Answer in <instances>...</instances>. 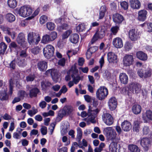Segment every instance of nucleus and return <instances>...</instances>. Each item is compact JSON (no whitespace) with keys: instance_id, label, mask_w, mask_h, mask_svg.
<instances>
[{"instance_id":"f257e3e1","label":"nucleus","mask_w":152,"mask_h":152,"mask_svg":"<svg viewBox=\"0 0 152 152\" xmlns=\"http://www.w3.org/2000/svg\"><path fill=\"white\" fill-rule=\"evenodd\" d=\"M104 132L107 137L112 141L110 148L111 152H117V143L120 138L117 136V134L112 127H108L104 129Z\"/></svg>"},{"instance_id":"f03ea898","label":"nucleus","mask_w":152,"mask_h":152,"mask_svg":"<svg viewBox=\"0 0 152 152\" xmlns=\"http://www.w3.org/2000/svg\"><path fill=\"white\" fill-rule=\"evenodd\" d=\"M99 111L100 110L98 108H96L95 110H93L91 106L89 105L88 106V113L85 111H83L81 112L80 116L82 118H84L88 115V121L94 124L96 123L95 119Z\"/></svg>"},{"instance_id":"7ed1b4c3","label":"nucleus","mask_w":152,"mask_h":152,"mask_svg":"<svg viewBox=\"0 0 152 152\" xmlns=\"http://www.w3.org/2000/svg\"><path fill=\"white\" fill-rule=\"evenodd\" d=\"M74 110L73 107L70 105H65L61 110H59L58 116L62 118L64 116H68L72 114Z\"/></svg>"},{"instance_id":"20e7f679","label":"nucleus","mask_w":152,"mask_h":152,"mask_svg":"<svg viewBox=\"0 0 152 152\" xmlns=\"http://www.w3.org/2000/svg\"><path fill=\"white\" fill-rule=\"evenodd\" d=\"M108 94V89L104 86H101L97 90L96 96L97 98L100 100H103Z\"/></svg>"},{"instance_id":"39448f33","label":"nucleus","mask_w":152,"mask_h":152,"mask_svg":"<svg viewBox=\"0 0 152 152\" xmlns=\"http://www.w3.org/2000/svg\"><path fill=\"white\" fill-rule=\"evenodd\" d=\"M40 40L39 35L33 32H29L28 34L27 40L28 43L31 45L33 43L37 45Z\"/></svg>"},{"instance_id":"423d86ee","label":"nucleus","mask_w":152,"mask_h":152,"mask_svg":"<svg viewBox=\"0 0 152 152\" xmlns=\"http://www.w3.org/2000/svg\"><path fill=\"white\" fill-rule=\"evenodd\" d=\"M105 35V30L104 29L101 28L99 31V29L96 30V32L93 37L91 41V44H94L98 39H102Z\"/></svg>"},{"instance_id":"0eeeda50","label":"nucleus","mask_w":152,"mask_h":152,"mask_svg":"<svg viewBox=\"0 0 152 152\" xmlns=\"http://www.w3.org/2000/svg\"><path fill=\"white\" fill-rule=\"evenodd\" d=\"M54 52V48L51 45H47L43 50L44 55L47 59H49L53 56Z\"/></svg>"},{"instance_id":"6e6552de","label":"nucleus","mask_w":152,"mask_h":152,"mask_svg":"<svg viewBox=\"0 0 152 152\" xmlns=\"http://www.w3.org/2000/svg\"><path fill=\"white\" fill-rule=\"evenodd\" d=\"M152 141L149 138L143 137L141 138L140 144L145 151H147L151 146Z\"/></svg>"},{"instance_id":"1a4fd4ad","label":"nucleus","mask_w":152,"mask_h":152,"mask_svg":"<svg viewBox=\"0 0 152 152\" xmlns=\"http://www.w3.org/2000/svg\"><path fill=\"white\" fill-rule=\"evenodd\" d=\"M134 61V58L132 55L126 54L123 58V64L125 66H129L133 64Z\"/></svg>"},{"instance_id":"9d476101","label":"nucleus","mask_w":152,"mask_h":152,"mask_svg":"<svg viewBox=\"0 0 152 152\" xmlns=\"http://www.w3.org/2000/svg\"><path fill=\"white\" fill-rule=\"evenodd\" d=\"M102 118L104 122L108 126L112 125L113 123V118L112 115L109 113L103 114Z\"/></svg>"},{"instance_id":"9b49d317","label":"nucleus","mask_w":152,"mask_h":152,"mask_svg":"<svg viewBox=\"0 0 152 152\" xmlns=\"http://www.w3.org/2000/svg\"><path fill=\"white\" fill-rule=\"evenodd\" d=\"M113 20L115 24L117 25L121 24L122 22L125 20V18L121 14L116 13L113 16Z\"/></svg>"},{"instance_id":"f8f14e48","label":"nucleus","mask_w":152,"mask_h":152,"mask_svg":"<svg viewBox=\"0 0 152 152\" xmlns=\"http://www.w3.org/2000/svg\"><path fill=\"white\" fill-rule=\"evenodd\" d=\"M129 36L130 40L132 41L137 40L140 37L137 31L134 28H132L129 32Z\"/></svg>"},{"instance_id":"ddd939ff","label":"nucleus","mask_w":152,"mask_h":152,"mask_svg":"<svg viewBox=\"0 0 152 152\" xmlns=\"http://www.w3.org/2000/svg\"><path fill=\"white\" fill-rule=\"evenodd\" d=\"M108 104L110 110L111 111L114 110L117 107V100L114 97H111L109 99Z\"/></svg>"},{"instance_id":"4468645a","label":"nucleus","mask_w":152,"mask_h":152,"mask_svg":"<svg viewBox=\"0 0 152 152\" xmlns=\"http://www.w3.org/2000/svg\"><path fill=\"white\" fill-rule=\"evenodd\" d=\"M130 91L133 94H137L141 90V86L138 83H132L129 84Z\"/></svg>"},{"instance_id":"2eb2a0df","label":"nucleus","mask_w":152,"mask_h":152,"mask_svg":"<svg viewBox=\"0 0 152 152\" xmlns=\"http://www.w3.org/2000/svg\"><path fill=\"white\" fill-rule=\"evenodd\" d=\"M148 12L145 9L142 10L138 12L137 19L140 21L144 22L147 18Z\"/></svg>"},{"instance_id":"dca6fc26","label":"nucleus","mask_w":152,"mask_h":152,"mask_svg":"<svg viewBox=\"0 0 152 152\" xmlns=\"http://www.w3.org/2000/svg\"><path fill=\"white\" fill-rule=\"evenodd\" d=\"M117 56L114 53L110 52L107 54V60L110 63H117Z\"/></svg>"},{"instance_id":"f3484780","label":"nucleus","mask_w":152,"mask_h":152,"mask_svg":"<svg viewBox=\"0 0 152 152\" xmlns=\"http://www.w3.org/2000/svg\"><path fill=\"white\" fill-rule=\"evenodd\" d=\"M112 43L113 46L117 48H121L123 46L122 40L119 37H116L113 39Z\"/></svg>"},{"instance_id":"a211bd4d","label":"nucleus","mask_w":152,"mask_h":152,"mask_svg":"<svg viewBox=\"0 0 152 152\" xmlns=\"http://www.w3.org/2000/svg\"><path fill=\"white\" fill-rule=\"evenodd\" d=\"M121 128L125 132L129 131L132 128L131 123L127 120L124 121L121 124Z\"/></svg>"},{"instance_id":"6ab92c4d","label":"nucleus","mask_w":152,"mask_h":152,"mask_svg":"<svg viewBox=\"0 0 152 152\" xmlns=\"http://www.w3.org/2000/svg\"><path fill=\"white\" fill-rule=\"evenodd\" d=\"M37 66L40 71L44 72L46 71L48 68V63L44 61H40L38 63Z\"/></svg>"},{"instance_id":"aec40b11","label":"nucleus","mask_w":152,"mask_h":152,"mask_svg":"<svg viewBox=\"0 0 152 152\" xmlns=\"http://www.w3.org/2000/svg\"><path fill=\"white\" fill-rule=\"evenodd\" d=\"M26 6H24L21 7L20 9L18 8H16L15 11L16 13L18 14L19 15L25 18L26 15L27 14L26 13Z\"/></svg>"},{"instance_id":"412c9836","label":"nucleus","mask_w":152,"mask_h":152,"mask_svg":"<svg viewBox=\"0 0 152 152\" xmlns=\"http://www.w3.org/2000/svg\"><path fill=\"white\" fill-rule=\"evenodd\" d=\"M136 55L137 58L143 61H146L148 58L147 55L141 51L137 52Z\"/></svg>"},{"instance_id":"4be33fe9","label":"nucleus","mask_w":152,"mask_h":152,"mask_svg":"<svg viewBox=\"0 0 152 152\" xmlns=\"http://www.w3.org/2000/svg\"><path fill=\"white\" fill-rule=\"evenodd\" d=\"M51 86L52 84L48 80H43L41 82L42 89L44 91L48 89Z\"/></svg>"},{"instance_id":"5701e85b","label":"nucleus","mask_w":152,"mask_h":152,"mask_svg":"<svg viewBox=\"0 0 152 152\" xmlns=\"http://www.w3.org/2000/svg\"><path fill=\"white\" fill-rule=\"evenodd\" d=\"M130 3L131 7L134 9H138L141 7V3L139 0H131Z\"/></svg>"},{"instance_id":"b1692460","label":"nucleus","mask_w":152,"mask_h":152,"mask_svg":"<svg viewBox=\"0 0 152 152\" xmlns=\"http://www.w3.org/2000/svg\"><path fill=\"white\" fill-rule=\"evenodd\" d=\"M9 96L7 94V90L0 91V99L1 101H6L8 100Z\"/></svg>"},{"instance_id":"393cba45","label":"nucleus","mask_w":152,"mask_h":152,"mask_svg":"<svg viewBox=\"0 0 152 152\" xmlns=\"http://www.w3.org/2000/svg\"><path fill=\"white\" fill-rule=\"evenodd\" d=\"M51 76L53 80L56 83L58 81V80L60 77V75L58 72L54 69L52 70V72H51Z\"/></svg>"},{"instance_id":"a878e982","label":"nucleus","mask_w":152,"mask_h":152,"mask_svg":"<svg viewBox=\"0 0 152 152\" xmlns=\"http://www.w3.org/2000/svg\"><path fill=\"white\" fill-rule=\"evenodd\" d=\"M40 92L39 90L37 87L32 88L30 91L29 94V97L32 98L36 97L37 94Z\"/></svg>"},{"instance_id":"bb28decb","label":"nucleus","mask_w":152,"mask_h":152,"mask_svg":"<svg viewBox=\"0 0 152 152\" xmlns=\"http://www.w3.org/2000/svg\"><path fill=\"white\" fill-rule=\"evenodd\" d=\"M141 110V107L139 104H134L132 107V111L134 114L137 115L140 113Z\"/></svg>"},{"instance_id":"cd10ccee","label":"nucleus","mask_w":152,"mask_h":152,"mask_svg":"<svg viewBox=\"0 0 152 152\" xmlns=\"http://www.w3.org/2000/svg\"><path fill=\"white\" fill-rule=\"evenodd\" d=\"M79 37L77 34H73L70 35L69 40L72 43L76 44L79 41Z\"/></svg>"},{"instance_id":"c85d7f7f","label":"nucleus","mask_w":152,"mask_h":152,"mask_svg":"<svg viewBox=\"0 0 152 152\" xmlns=\"http://www.w3.org/2000/svg\"><path fill=\"white\" fill-rule=\"evenodd\" d=\"M119 79L121 83L124 84H126L128 83V78L126 73H121L119 75Z\"/></svg>"},{"instance_id":"c756f323","label":"nucleus","mask_w":152,"mask_h":152,"mask_svg":"<svg viewBox=\"0 0 152 152\" xmlns=\"http://www.w3.org/2000/svg\"><path fill=\"white\" fill-rule=\"evenodd\" d=\"M25 37L24 34L20 33L18 35L17 38V41L18 43L22 45L25 42Z\"/></svg>"},{"instance_id":"7c9ffc66","label":"nucleus","mask_w":152,"mask_h":152,"mask_svg":"<svg viewBox=\"0 0 152 152\" xmlns=\"http://www.w3.org/2000/svg\"><path fill=\"white\" fill-rule=\"evenodd\" d=\"M128 149L131 152H140V149L136 145L129 144L128 146Z\"/></svg>"},{"instance_id":"2f4dec72","label":"nucleus","mask_w":152,"mask_h":152,"mask_svg":"<svg viewBox=\"0 0 152 152\" xmlns=\"http://www.w3.org/2000/svg\"><path fill=\"white\" fill-rule=\"evenodd\" d=\"M106 7L105 5L102 6L99 11V19H102L104 17L105 12L106 11Z\"/></svg>"},{"instance_id":"473e14b6","label":"nucleus","mask_w":152,"mask_h":152,"mask_svg":"<svg viewBox=\"0 0 152 152\" xmlns=\"http://www.w3.org/2000/svg\"><path fill=\"white\" fill-rule=\"evenodd\" d=\"M119 30V27L117 25L112 26L110 30L111 32L110 36H112V35H116Z\"/></svg>"},{"instance_id":"72a5a7b5","label":"nucleus","mask_w":152,"mask_h":152,"mask_svg":"<svg viewBox=\"0 0 152 152\" xmlns=\"http://www.w3.org/2000/svg\"><path fill=\"white\" fill-rule=\"evenodd\" d=\"M6 18L7 20L9 22L11 23L15 20V16L11 13H8L6 15Z\"/></svg>"},{"instance_id":"f704fd0d","label":"nucleus","mask_w":152,"mask_h":152,"mask_svg":"<svg viewBox=\"0 0 152 152\" xmlns=\"http://www.w3.org/2000/svg\"><path fill=\"white\" fill-rule=\"evenodd\" d=\"M7 4L10 8L14 9L17 6V2L16 0H8Z\"/></svg>"},{"instance_id":"c9c22d12","label":"nucleus","mask_w":152,"mask_h":152,"mask_svg":"<svg viewBox=\"0 0 152 152\" xmlns=\"http://www.w3.org/2000/svg\"><path fill=\"white\" fill-rule=\"evenodd\" d=\"M140 125L139 122L138 121H135L134 122L133 130L134 132H138L139 131Z\"/></svg>"},{"instance_id":"e433bc0d","label":"nucleus","mask_w":152,"mask_h":152,"mask_svg":"<svg viewBox=\"0 0 152 152\" xmlns=\"http://www.w3.org/2000/svg\"><path fill=\"white\" fill-rule=\"evenodd\" d=\"M51 41L48 34H46L42 38L41 42L44 44H47Z\"/></svg>"},{"instance_id":"4c0bfd02","label":"nucleus","mask_w":152,"mask_h":152,"mask_svg":"<svg viewBox=\"0 0 152 152\" xmlns=\"http://www.w3.org/2000/svg\"><path fill=\"white\" fill-rule=\"evenodd\" d=\"M7 45L4 42L0 43V54H3L7 48Z\"/></svg>"},{"instance_id":"58836bf2","label":"nucleus","mask_w":152,"mask_h":152,"mask_svg":"<svg viewBox=\"0 0 152 152\" xmlns=\"http://www.w3.org/2000/svg\"><path fill=\"white\" fill-rule=\"evenodd\" d=\"M46 26L48 29L50 31L53 30L55 27V24L51 22L47 23Z\"/></svg>"},{"instance_id":"ea45409f","label":"nucleus","mask_w":152,"mask_h":152,"mask_svg":"<svg viewBox=\"0 0 152 152\" xmlns=\"http://www.w3.org/2000/svg\"><path fill=\"white\" fill-rule=\"evenodd\" d=\"M77 137L78 139V142H80L82 137V131L81 129L79 127L77 128Z\"/></svg>"},{"instance_id":"a19ab883","label":"nucleus","mask_w":152,"mask_h":152,"mask_svg":"<svg viewBox=\"0 0 152 152\" xmlns=\"http://www.w3.org/2000/svg\"><path fill=\"white\" fill-rule=\"evenodd\" d=\"M122 92L123 94L129 96L130 94L131 93L130 91V88H129V85L128 86H126L124 87L122 89Z\"/></svg>"},{"instance_id":"79ce46f5","label":"nucleus","mask_w":152,"mask_h":152,"mask_svg":"<svg viewBox=\"0 0 152 152\" xmlns=\"http://www.w3.org/2000/svg\"><path fill=\"white\" fill-rule=\"evenodd\" d=\"M69 26L67 24L64 23L61 25L59 26L58 28V30L60 31H62L64 30H66L68 29Z\"/></svg>"},{"instance_id":"37998d69","label":"nucleus","mask_w":152,"mask_h":152,"mask_svg":"<svg viewBox=\"0 0 152 152\" xmlns=\"http://www.w3.org/2000/svg\"><path fill=\"white\" fill-rule=\"evenodd\" d=\"M142 131L143 135L148 134L150 132L149 127L147 126H144L142 128Z\"/></svg>"},{"instance_id":"c03bdc74","label":"nucleus","mask_w":152,"mask_h":152,"mask_svg":"<svg viewBox=\"0 0 152 152\" xmlns=\"http://www.w3.org/2000/svg\"><path fill=\"white\" fill-rule=\"evenodd\" d=\"M9 93L10 95H12L13 93L14 83L12 79H10L9 80Z\"/></svg>"},{"instance_id":"a18cd8bd","label":"nucleus","mask_w":152,"mask_h":152,"mask_svg":"<svg viewBox=\"0 0 152 152\" xmlns=\"http://www.w3.org/2000/svg\"><path fill=\"white\" fill-rule=\"evenodd\" d=\"M50 37V39L51 41L54 40L57 37V33L55 31H53L48 34Z\"/></svg>"},{"instance_id":"49530a36","label":"nucleus","mask_w":152,"mask_h":152,"mask_svg":"<svg viewBox=\"0 0 152 152\" xmlns=\"http://www.w3.org/2000/svg\"><path fill=\"white\" fill-rule=\"evenodd\" d=\"M72 33V31L71 30H68L65 31L62 35L63 39L67 38Z\"/></svg>"},{"instance_id":"de8ad7c7","label":"nucleus","mask_w":152,"mask_h":152,"mask_svg":"<svg viewBox=\"0 0 152 152\" xmlns=\"http://www.w3.org/2000/svg\"><path fill=\"white\" fill-rule=\"evenodd\" d=\"M152 73V70L150 69H148L144 74V78L150 77Z\"/></svg>"},{"instance_id":"09e8293b","label":"nucleus","mask_w":152,"mask_h":152,"mask_svg":"<svg viewBox=\"0 0 152 152\" xmlns=\"http://www.w3.org/2000/svg\"><path fill=\"white\" fill-rule=\"evenodd\" d=\"M48 17L45 15H42L39 19V22L41 24H44L48 20Z\"/></svg>"},{"instance_id":"8fccbe9b","label":"nucleus","mask_w":152,"mask_h":152,"mask_svg":"<svg viewBox=\"0 0 152 152\" xmlns=\"http://www.w3.org/2000/svg\"><path fill=\"white\" fill-rule=\"evenodd\" d=\"M73 75L74 77H76L77 76H79L78 75V70L77 69L76 65H74V69L73 70H72L71 72V76L72 77V75Z\"/></svg>"},{"instance_id":"3c124183","label":"nucleus","mask_w":152,"mask_h":152,"mask_svg":"<svg viewBox=\"0 0 152 152\" xmlns=\"http://www.w3.org/2000/svg\"><path fill=\"white\" fill-rule=\"evenodd\" d=\"M16 63L17 61L15 59L13 60L10 62L8 67L13 70L15 69Z\"/></svg>"},{"instance_id":"603ef678","label":"nucleus","mask_w":152,"mask_h":152,"mask_svg":"<svg viewBox=\"0 0 152 152\" xmlns=\"http://www.w3.org/2000/svg\"><path fill=\"white\" fill-rule=\"evenodd\" d=\"M124 48L126 50H129L132 48V43L129 42H126Z\"/></svg>"},{"instance_id":"864d4df0","label":"nucleus","mask_w":152,"mask_h":152,"mask_svg":"<svg viewBox=\"0 0 152 152\" xmlns=\"http://www.w3.org/2000/svg\"><path fill=\"white\" fill-rule=\"evenodd\" d=\"M85 29L84 26L82 24L79 25L76 28V31L77 32L83 31Z\"/></svg>"},{"instance_id":"5fc2aeb1","label":"nucleus","mask_w":152,"mask_h":152,"mask_svg":"<svg viewBox=\"0 0 152 152\" xmlns=\"http://www.w3.org/2000/svg\"><path fill=\"white\" fill-rule=\"evenodd\" d=\"M40 11V8L38 7L34 11V12L32 14L31 16L28 18V19H31L34 18L36 15H38Z\"/></svg>"},{"instance_id":"6e6d98bb","label":"nucleus","mask_w":152,"mask_h":152,"mask_svg":"<svg viewBox=\"0 0 152 152\" xmlns=\"http://www.w3.org/2000/svg\"><path fill=\"white\" fill-rule=\"evenodd\" d=\"M72 78L73 81L75 84H77L80 80V77L79 76H77L76 77H74V75H72Z\"/></svg>"},{"instance_id":"4d7b16f0","label":"nucleus","mask_w":152,"mask_h":152,"mask_svg":"<svg viewBox=\"0 0 152 152\" xmlns=\"http://www.w3.org/2000/svg\"><path fill=\"white\" fill-rule=\"evenodd\" d=\"M40 49L38 46H37L31 49V52L34 55L37 54L39 53Z\"/></svg>"},{"instance_id":"13d9d810","label":"nucleus","mask_w":152,"mask_h":152,"mask_svg":"<svg viewBox=\"0 0 152 152\" xmlns=\"http://www.w3.org/2000/svg\"><path fill=\"white\" fill-rule=\"evenodd\" d=\"M120 5L122 8L124 10H126L128 8V3L126 1H123L120 3Z\"/></svg>"},{"instance_id":"bf43d9fd","label":"nucleus","mask_w":152,"mask_h":152,"mask_svg":"<svg viewBox=\"0 0 152 152\" xmlns=\"http://www.w3.org/2000/svg\"><path fill=\"white\" fill-rule=\"evenodd\" d=\"M26 13L27 14L26 15L25 17L31 15L32 12V10L31 7L26 6Z\"/></svg>"},{"instance_id":"052dcab7","label":"nucleus","mask_w":152,"mask_h":152,"mask_svg":"<svg viewBox=\"0 0 152 152\" xmlns=\"http://www.w3.org/2000/svg\"><path fill=\"white\" fill-rule=\"evenodd\" d=\"M146 115L148 118L149 120H152V111L150 110H147Z\"/></svg>"},{"instance_id":"680f3d73","label":"nucleus","mask_w":152,"mask_h":152,"mask_svg":"<svg viewBox=\"0 0 152 152\" xmlns=\"http://www.w3.org/2000/svg\"><path fill=\"white\" fill-rule=\"evenodd\" d=\"M9 47L10 48H14L16 49L19 48V46L14 42H12L10 43Z\"/></svg>"},{"instance_id":"e2e57ef3","label":"nucleus","mask_w":152,"mask_h":152,"mask_svg":"<svg viewBox=\"0 0 152 152\" xmlns=\"http://www.w3.org/2000/svg\"><path fill=\"white\" fill-rule=\"evenodd\" d=\"M35 78L34 75H29L26 77V80L27 82L32 81Z\"/></svg>"},{"instance_id":"0e129e2a","label":"nucleus","mask_w":152,"mask_h":152,"mask_svg":"<svg viewBox=\"0 0 152 152\" xmlns=\"http://www.w3.org/2000/svg\"><path fill=\"white\" fill-rule=\"evenodd\" d=\"M41 133L42 135H45L47 133V128L46 126H42L40 129Z\"/></svg>"},{"instance_id":"69168bd1","label":"nucleus","mask_w":152,"mask_h":152,"mask_svg":"<svg viewBox=\"0 0 152 152\" xmlns=\"http://www.w3.org/2000/svg\"><path fill=\"white\" fill-rule=\"evenodd\" d=\"M147 28L148 32H152V23L148 22Z\"/></svg>"},{"instance_id":"338daca9","label":"nucleus","mask_w":152,"mask_h":152,"mask_svg":"<svg viewBox=\"0 0 152 152\" xmlns=\"http://www.w3.org/2000/svg\"><path fill=\"white\" fill-rule=\"evenodd\" d=\"M17 62L19 66L23 67L25 66V61L23 60L18 59Z\"/></svg>"},{"instance_id":"774afa93","label":"nucleus","mask_w":152,"mask_h":152,"mask_svg":"<svg viewBox=\"0 0 152 152\" xmlns=\"http://www.w3.org/2000/svg\"><path fill=\"white\" fill-rule=\"evenodd\" d=\"M96 46L90 47L88 49L87 52H89L91 53V54H92L96 50Z\"/></svg>"}]
</instances>
